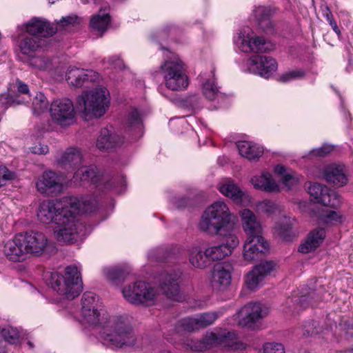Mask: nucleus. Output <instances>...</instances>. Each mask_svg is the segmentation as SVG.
<instances>
[{
	"instance_id": "f257e3e1",
	"label": "nucleus",
	"mask_w": 353,
	"mask_h": 353,
	"mask_svg": "<svg viewBox=\"0 0 353 353\" xmlns=\"http://www.w3.org/2000/svg\"><path fill=\"white\" fill-rule=\"evenodd\" d=\"M101 311L100 308L92 310L89 317L81 314L83 320L91 325L101 327V336L108 345L116 347L133 346L137 337L129 321L121 316L110 317Z\"/></svg>"
},
{
	"instance_id": "f03ea898",
	"label": "nucleus",
	"mask_w": 353,
	"mask_h": 353,
	"mask_svg": "<svg viewBox=\"0 0 353 353\" xmlns=\"http://www.w3.org/2000/svg\"><path fill=\"white\" fill-rule=\"evenodd\" d=\"M97 200L92 196L64 197L57 203L52 201L42 202L37 212V217L44 224H57L70 209H81L85 212H94L97 209Z\"/></svg>"
},
{
	"instance_id": "7ed1b4c3",
	"label": "nucleus",
	"mask_w": 353,
	"mask_h": 353,
	"mask_svg": "<svg viewBox=\"0 0 353 353\" xmlns=\"http://www.w3.org/2000/svg\"><path fill=\"white\" fill-rule=\"evenodd\" d=\"M234 219L225 203L216 201L203 212L198 226L208 235L226 236L234 234Z\"/></svg>"
},
{
	"instance_id": "20e7f679",
	"label": "nucleus",
	"mask_w": 353,
	"mask_h": 353,
	"mask_svg": "<svg viewBox=\"0 0 353 353\" xmlns=\"http://www.w3.org/2000/svg\"><path fill=\"white\" fill-rule=\"evenodd\" d=\"M81 109L82 117L85 120L103 117L110 105V95L106 88L97 87L83 92L77 100Z\"/></svg>"
},
{
	"instance_id": "39448f33",
	"label": "nucleus",
	"mask_w": 353,
	"mask_h": 353,
	"mask_svg": "<svg viewBox=\"0 0 353 353\" xmlns=\"http://www.w3.org/2000/svg\"><path fill=\"white\" fill-rule=\"evenodd\" d=\"M48 283L54 291L68 299H74L83 290L81 273L75 265L66 267L65 276L57 272H51Z\"/></svg>"
},
{
	"instance_id": "423d86ee",
	"label": "nucleus",
	"mask_w": 353,
	"mask_h": 353,
	"mask_svg": "<svg viewBox=\"0 0 353 353\" xmlns=\"http://www.w3.org/2000/svg\"><path fill=\"white\" fill-rule=\"evenodd\" d=\"M81 209L72 210L70 209L68 212L58 222L54 229L55 236L58 241L63 243H73L78 237L85 235V226L76 219L79 214L90 213Z\"/></svg>"
},
{
	"instance_id": "0eeeda50",
	"label": "nucleus",
	"mask_w": 353,
	"mask_h": 353,
	"mask_svg": "<svg viewBox=\"0 0 353 353\" xmlns=\"http://www.w3.org/2000/svg\"><path fill=\"white\" fill-rule=\"evenodd\" d=\"M160 72L166 88L169 90H182L189 84L183 64L179 58L174 57L165 60L160 67Z\"/></svg>"
},
{
	"instance_id": "6e6552de",
	"label": "nucleus",
	"mask_w": 353,
	"mask_h": 353,
	"mask_svg": "<svg viewBox=\"0 0 353 353\" xmlns=\"http://www.w3.org/2000/svg\"><path fill=\"white\" fill-rule=\"evenodd\" d=\"M219 317L217 312H204L196 317H187L179 321L171 330L172 333L166 335L165 338L171 343H175L177 338L185 332L204 328L213 324Z\"/></svg>"
},
{
	"instance_id": "1a4fd4ad",
	"label": "nucleus",
	"mask_w": 353,
	"mask_h": 353,
	"mask_svg": "<svg viewBox=\"0 0 353 353\" xmlns=\"http://www.w3.org/2000/svg\"><path fill=\"white\" fill-rule=\"evenodd\" d=\"M236 339L234 331L219 329L215 332H206L203 337L194 342L192 348L196 351H204L214 347H232Z\"/></svg>"
},
{
	"instance_id": "9d476101",
	"label": "nucleus",
	"mask_w": 353,
	"mask_h": 353,
	"mask_svg": "<svg viewBox=\"0 0 353 353\" xmlns=\"http://www.w3.org/2000/svg\"><path fill=\"white\" fill-rule=\"evenodd\" d=\"M234 41L242 52L253 54L265 52L264 37L257 35L248 28L241 30Z\"/></svg>"
},
{
	"instance_id": "9b49d317",
	"label": "nucleus",
	"mask_w": 353,
	"mask_h": 353,
	"mask_svg": "<svg viewBox=\"0 0 353 353\" xmlns=\"http://www.w3.org/2000/svg\"><path fill=\"white\" fill-rule=\"evenodd\" d=\"M52 121L61 127L65 128L75 123V112L72 101L67 98L52 101L50 108Z\"/></svg>"
},
{
	"instance_id": "f8f14e48",
	"label": "nucleus",
	"mask_w": 353,
	"mask_h": 353,
	"mask_svg": "<svg viewBox=\"0 0 353 353\" xmlns=\"http://www.w3.org/2000/svg\"><path fill=\"white\" fill-rule=\"evenodd\" d=\"M126 301L134 305L146 304L153 301L156 297V290L148 283L137 281L130 284L122 290Z\"/></svg>"
},
{
	"instance_id": "ddd939ff",
	"label": "nucleus",
	"mask_w": 353,
	"mask_h": 353,
	"mask_svg": "<svg viewBox=\"0 0 353 353\" xmlns=\"http://www.w3.org/2000/svg\"><path fill=\"white\" fill-rule=\"evenodd\" d=\"M21 234L28 257L40 256L45 252L49 241L43 233L28 231Z\"/></svg>"
},
{
	"instance_id": "4468645a",
	"label": "nucleus",
	"mask_w": 353,
	"mask_h": 353,
	"mask_svg": "<svg viewBox=\"0 0 353 353\" xmlns=\"http://www.w3.org/2000/svg\"><path fill=\"white\" fill-rule=\"evenodd\" d=\"M308 192L313 200L325 206L336 208L340 205L338 194L330 190L326 185L314 183L308 187Z\"/></svg>"
},
{
	"instance_id": "2eb2a0df",
	"label": "nucleus",
	"mask_w": 353,
	"mask_h": 353,
	"mask_svg": "<svg viewBox=\"0 0 353 353\" xmlns=\"http://www.w3.org/2000/svg\"><path fill=\"white\" fill-rule=\"evenodd\" d=\"M262 309L260 303H250L243 307L236 314L239 325L254 329L262 319Z\"/></svg>"
},
{
	"instance_id": "dca6fc26",
	"label": "nucleus",
	"mask_w": 353,
	"mask_h": 353,
	"mask_svg": "<svg viewBox=\"0 0 353 353\" xmlns=\"http://www.w3.org/2000/svg\"><path fill=\"white\" fill-rule=\"evenodd\" d=\"M243 258L250 263L262 261L265 258L263 236L248 237L243 246Z\"/></svg>"
},
{
	"instance_id": "f3484780",
	"label": "nucleus",
	"mask_w": 353,
	"mask_h": 353,
	"mask_svg": "<svg viewBox=\"0 0 353 353\" xmlns=\"http://www.w3.org/2000/svg\"><path fill=\"white\" fill-rule=\"evenodd\" d=\"M3 251L6 258L12 262H21L28 258L21 233L8 241Z\"/></svg>"
},
{
	"instance_id": "a211bd4d",
	"label": "nucleus",
	"mask_w": 353,
	"mask_h": 353,
	"mask_svg": "<svg viewBox=\"0 0 353 353\" xmlns=\"http://www.w3.org/2000/svg\"><path fill=\"white\" fill-rule=\"evenodd\" d=\"M36 188L41 194L60 192L63 189L61 176L51 170L45 171L38 179Z\"/></svg>"
},
{
	"instance_id": "6ab92c4d",
	"label": "nucleus",
	"mask_w": 353,
	"mask_h": 353,
	"mask_svg": "<svg viewBox=\"0 0 353 353\" xmlns=\"http://www.w3.org/2000/svg\"><path fill=\"white\" fill-rule=\"evenodd\" d=\"M181 272H174L173 274L164 273L161 275L159 288L168 299L179 301L181 299V291L178 279Z\"/></svg>"
},
{
	"instance_id": "aec40b11",
	"label": "nucleus",
	"mask_w": 353,
	"mask_h": 353,
	"mask_svg": "<svg viewBox=\"0 0 353 353\" xmlns=\"http://www.w3.org/2000/svg\"><path fill=\"white\" fill-rule=\"evenodd\" d=\"M226 243L210 246L206 248V254L210 262L219 261L224 259L232 253V250L239 244V239L234 234H230L225 236Z\"/></svg>"
},
{
	"instance_id": "412c9836",
	"label": "nucleus",
	"mask_w": 353,
	"mask_h": 353,
	"mask_svg": "<svg viewBox=\"0 0 353 353\" xmlns=\"http://www.w3.org/2000/svg\"><path fill=\"white\" fill-rule=\"evenodd\" d=\"M99 79L98 72L76 67H70L66 73L68 83L74 87H81L85 81H96Z\"/></svg>"
},
{
	"instance_id": "4be33fe9",
	"label": "nucleus",
	"mask_w": 353,
	"mask_h": 353,
	"mask_svg": "<svg viewBox=\"0 0 353 353\" xmlns=\"http://www.w3.org/2000/svg\"><path fill=\"white\" fill-rule=\"evenodd\" d=\"M26 31L32 36L48 37L56 33L57 28L48 21L34 17L24 25Z\"/></svg>"
},
{
	"instance_id": "5701e85b",
	"label": "nucleus",
	"mask_w": 353,
	"mask_h": 353,
	"mask_svg": "<svg viewBox=\"0 0 353 353\" xmlns=\"http://www.w3.org/2000/svg\"><path fill=\"white\" fill-rule=\"evenodd\" d=\"M323 176L326 181L339 187L347 183L346 169L342 164L332 163L326 165L323 168Z\"/></svg>"
},
{
	"instance_id": "b1692460",
	"label": "nucleus",
	"mask_w": 353,
	"mask_h": 353,
	"mask_svg": "<svg viewBox=\"0 0 353 353\" xmlns=\"http://www.w3.org/2000/svg\"><path fill=\"white\" fill-rule=\"evenodd\" d=\"M123 143V138L108 128H103L96 141L97 148L101 151H109Z\"/></svg>"
},
{
	"instance_id": "393cba45",
	"label": "nucleus",
	"mask_w": 353,
	"mask_h": 353,
	"mask_svg": "<svg viewBox=\"0 0 353 353\" xmlns=\"http://www.w3.org/2000/svg\"><path fill=\"white\" fill-rule=\"evenodd\" d=\"M83 161V154L78 148H67L57 159V163L63 169L73 170L79 166Z\"/></svg>"
},
{
	"instance_id": "a878e982",
	"label": "nucleus",
	"mask_w": 353,
	"mask_h": 353,
	"mask_svg": "<svg viewBox=\"0 0 353 353\" xmlns=\"http://www.w3.org/2000/svg\"><path fill=\"white\" fill-rule=\"evenodd\" d=\"M242 224L248 237L263 236L262 228L254 214L249 209H243L240 212Z\"/></svg>"
},
{
	"instance_id": "bb28decb",
	"label": "nucleus",
	"mask_w": 353,
	"mask_h": 353,
	"mask_svg": "<svg viewBox=\"0 0 353 353\" xmlns=\"http://www.w3.org/2000/svg\"><path fill=\"white\" fill-rule=\"evenodd\" d=\"M325 237V231L323 228H318L311 231L299 248V251L303 254H307L316 250L323 243Z\"/></svg>"
},
{
	"instance_id": "cd10ccee",
	"label": "nucleus",
	"mask_w": 353,
	"mask_h": 353,
	"mask_svg": "<svg viewBox=\"0 0 353 353\" xmlns=\"http://www.w3.org/2000/svg\"><path fill=\"white\" fill-rule=\"evenodd\" d=\"M231 283V274L222 264H216L212 270L211 284L219 290L226 288Z\"/></svg>"
},
{
	"instance_id": "c85d7f7f",
	"label": "nucleus",
	"mask_w": 353,
	"mask_h": 353,
	"mask_svg": "<svg viewBox=\"0 0 353 353\" xmlns=\"http://www.w3.org/2000/svg\"><path fill=\"white\" fill-rule=\"evenodd\" d=\"M45 40L38 36L23 35L19 44L22 54L32 56L45 45Z\"/></svg>"
},
{
	"instance_id": "c756f323",
	"label": "nucleus",
	"mask_w": 353,
	"mask_h": 353,
	"mask_svg": "<svg viewBox=\"0 0 353 353\" xmlns=\"http://www.w3.org/2000/svg\"><path fill=\"white\" fill-rule=\"evenodd\" d=\"M100 176L97 170L93 166H83L79 168L74 174L73 182L76 185H80L82 182H90L98 184Z\"/></svg>"
},
{
	"instance_id": "7c9ffc66",
	"label": "nucleus",
	"mask_w": 353,
	"mask_h": 353,
	"mask_svg": "<svg viewBox=\"0 0 353 353\" xmlns=\"http://www.w3.org/2000/svg\"><path fill=\"white\" fill-rule=\"evenodd\" d=\"M265 279V264L261 263L256 265L252 271L248 272L245 279V285L251 291H255L262 284Z\"/></svg>"
},
{
	"instance_id": "2f4dec72",
	"label": "nucleus",
	"mask_w": 353,
	"mask_h": 353,
	"mask_svg": "<svg viewBox=\"0 0 353 353\" xmlns=\"http://www.w3.org/2000/svg\"><path fill=\"white\" fill-rule=\"evenodd\" d=\"M236 146L240 155L249 161H257L264 152L263 147L247 141H238Z\"/></svg>"
},
{
	"instance_id": "473e14b6",
	"label": "nucleus",
	"mask_w": 353,
	"mask_h": 353,
	"mask_svg": "<svg viewBox=\"0 0 353 353\" xmlns=\"http://www.w3.org/2000/svg\"><path fill=\"white\" fill-rule=\"evenodd\" d=\"M189 261L196 268L204 269L210 265V262L206 254L199 246H193L189 250Z\"/></svg>"
},
{
	"instance_id": "72a5a7b5",
	"label": "nucleus",
	"mask_w": 353,
	"mask_h": 353,
	"mask_svg": "<svg viewBox=\"0 0 353 353\" xmlns=\"http://www.w3.org/2000/svg\"><path fill=\"white\" fill-rule=\"evenodd\" d=\"M212 72V78L205 79L203 75H200L202 80V92L205 98L210 101H214L221 95L219 88L216 85L215 79Z\"/></svg>"
},
{
	"instance_id": "f704fd0d",
	"label": "nucleus",
	"mask_w": 353,
	"mask_h": 353,
	"mask_svg": "<svg viewBox=\"0 0 353 353\" xmlns=\"http://www.w3.org/2000/svg\"><path fill=\"white\" fill-rule=\"evenodd\" d=\"M130 272V268L127 265H117L103 269V274L105 277L114 283L123 281Z\"/></svg>"
},
{
	"instance_id": "c9c22d12",
	"label": "nucleus",
	"mask_w": 353,
	"mask_h": 353,
	"mask_svg": "<svg viewBox=\"0 0 353 353\" xmlns=\"http://www.w3.org/2000/svg\"><path fill=\"white\" fill-rule=\"evenodd\" d=\"M219 191L236 203L241 202L242 197L244 195L243 192L231 181H227L220 185Z\"/></svg>"
},
{
	"instance_id": "e433bc0d",
	"label": "nucleus",
	"mask_w": 353,
	"mask_h": 353,
	"mask_svg": "<svg viewBox=\"0 0 353 353\" xmlns=\"http://www.w3.org/2000/svg\"><path fill=\"white\" fill-rule=\"evenodd\" d=\"M293 224V219L290 217L283 216L279 222L276 223L274 227L275 232L285 241H289L292 239L294 235L291 231Z\"/></svg>"
},
{
	"instance_id": "4c0bfd02",
	"label": "nucleus",
	"mask_w": 353,
	"mask_h": 353,
	"mask_svg": "<svg viewBox=\"0 0 353 353\" xmlns=\"http://www.w3.org/2000/svg\"><path fill=\"white\" fill-rule=\"evenodd\" d=\"M81 314L87 317L90 316L89 312L92 310L100 308L98 296L92 292H86L81 299Z\"/></svg>"
},
{
	"instance_id": "58836bf2",
	"label": "nucleus",
	"mask_w": 353,
	"mask_h": 353,
	"mask_svg": "<svg viewBox=\"0 0 353 353\" xmlns=\"http://www.w3.org/2000/svg\"><path fill=\"white\" fill-rule=\"evenodd\" d=\"M263 54H253L248 61L249 71L262 77H264L265 71V56Z\"/></svg>"
},
{
	"instance_id": "ea45409f",
	"label": "nucleus",
	"mask_w": 353,
	"mask_h": 353,
	"mask_svg": "<svg viewBox=\"0 0 353 353\" xmlns=\"http://www.w3.org/2000/svg\"><path fill=\"white\" fill-rule=\"evenodd\" d=\"M126 125L128 128L134 131L136 137L142 135V120L137 110H133L129 113L126 119Z\"/></svg>"
},
{
	"instance_id": "a19ab883",
	"label": "nucleus",
	"mask_w": 353,
	"mask_h": 353,
	"mask_svg": "<svg viewBox=\"0 0 353 353\" xmlns=\"http://www.w3.org/2000/svg\"><path fill=\"white\" fill-rule=\"evenodd\" d=\"M110 22V17L101 9L99 13L94 15L90 19V27L96 30L104 32Z\"/></svg>"
},
{
	"instance_id": "79ce46f5",
	"label": "nucleus",
	"mask_w": 353,
	"mask_h": 353,
	"mask_svg": "<svg viewBox=\"0 0 353 353\" xmlns=\"http://www.w3.org/2000/svg\"><path fill=\"white\" fill-rule=\"evenodd\" d=\"M0 334L4 339L5 341L12 345L19 343V333L17 328L12 326H6L0 328Z\"/></svg>"
},
{
	"instance_id": "37998d69",
	"label": "nucleus",
	"mask_w": 353,
	"mask_h": 353,
	"mask_svg": "<svg viewBox=\"0 0 353 353\" xmlns=\"http://www.w3.org/2000/svg\"><path fill=\"white\" fill-rule=\"evenodd\" d=\"M48 106V101L46 96L41 92L37 93L34 97L32 103L33 113L34 114H39L47 110Z\"/></svg>"
},
{
	"instance_id": "c03bdc74",
	"label": "nucleus",
	"mask_w": 353,
	"mask_h": 353,
	"mask_svg": "<svg viewBox=\"0 0 353 353\" xmlns=\"http://www.w3.org/2000/svg\"><path fill=\"white\" fill-rule=\"evenodd\" d=\"M278 12V9L274 6L266 7V17L273 16ZM276 30L275 29V23L266 18V36H275Z\"/></svg>"
},
{
	"instance_id": "a18cd8bd",
	"label": "nucleus",
	"mask_w": 353,
	"mask_h": 353,
	"mask_svg": "<svg viewBox=\"0 0 353 353\" xmlns=\"http://www.w3.org/2000/svg\"><path fill=\"white\" fill-rule=\"evenodd\" d=\"M30 64L39 70H47L52 65L51 59L45 56L33 57L30 59Z\"/></svg>"
},
{
	"instance_id": "49530a36",
	"label": "nucleus",
	"mask_w": 353,
	"mask_h": 353,
	"mask_svg": "<svg viewBox=\"0 0 353 353\" xmlns=\"http://www.w3.org/2000/svg\"><path fill=\"white\" fill-rule=\"evenodd\" d=\"M320 220L322 223H332L334 221L341 222V216L334 210H327L323 212Z\"/></svg>"
},
{
	"instance_id": "de8ad7c7",
	"label": "nucleus",
	"mask_w": 353,
	"mask_h": 353,
	"mask_svg": "<svg viewBox=\"0 0 353 353\" xmlns=\"http://www.w3.org/2000/svg\"><path fill=\"white\" fill-rule=\"evenodd\" d=\"M252 17L256 23L263 29L265 19V7H255L253 10Z\"/></svg>"
},
{
	"instance_id": "09e8293b",
	"label": "nucleus",
	"mask_w": 353,
	"mask_h": 353,
	"mask_svg": "<svg viewBox=\"0 0 353 353\" xmlns=\"http://www.w3.org/2000/svg\"><path fill=\"white\" fill-rule=\"evenodd\" d=\"M304 76V72L302 70H293L284 73L282 74L279 81L283 83H287L292 80L301 78Z\"/></svg>"
},
{
	"instance_id": "8fccbe9b",
	"label": "nucleus",
	"mask_w": 353,
	"mask_h": 353,
	"mask_svg": "<svg viewBox=\"0 0 353 353\" xmlns=\"http://www.w3.org/2000/svg\"><path fill=\"white\" fill-rule=\"evenodd\" d=\"M251 183L255 189L265 190V172L262 171L260 176H254L251 179Z\"/></svg>"
},
{
	"instance_id": "3c124183",
	"label": "nucleus",
	"mask_w": 353,
	"mask_h": 353,
	"mask_svg": "<svg viewBox=\"0 0 353 353\" xmlns=\"http://www.w3.org/2000/svg\"><path fill=\"white\" fill-rule=\"evenodd\" d=\"M266 353H285V347L281 343H266Z\"/></svg>"
},
{
	"instance_id": "603ef678",
	"label": "nucleus",
	"mask_w": 353,
	"mask_h": 353,
	"mask_svg": "<svg viewBox=\"0 0 353 353\" xmlns=\"http://www.w3.org/2000/svg\"><path fill=\"white\" fill-rule=\"evenodd\" d=\"M0 175L1 176V179H3V182L11 181L15 179L16 174L14 172L10 171L8 168L5 165H0Z\"/></svg>"
},
{
	"instance_id": "864d4df0",
	"label": "nucleus",
	"mask_w": 353,
	"mask_h": 353,
	"mask_svg": "<svg viewBox=\"0 0 353 353\" xmlns=\"http://www.w3.org/2000/svg\"><path fill=\"white\" fill-rule=\"evenodd\" d=\"M278 64L272 57H266V78L277 70Z\"/></svg>"
},
{
	"instance_id": "5fc2aeb1",
	"label": "nucleus",
	"mask_w": 353,
	"mask_h": 353,
	"mask_svg": "<svg viewBox=\"0 0 353 353\" xmlns=\"http://www.w3.org/2000/svg\"><path fill=\"white\" fill-rule=\"evenodd\" d=\"M76 23H79V18L76 15H70L65 17H62V19L58 22L61 27H66L70 25H74Z\"/></svg>"
},
{
	"instance_id": "6e6d98bb",
	"label": "nucleus",
	"mask_w": 353,
	"mask_h": 353,
	"mask_svg": "<svg viewBox=\"0 0 353 353\" xmlns=\"http://www.w3.org/2000/svg\"><path fill=\"white\" fill-rule=\"evenodd\" d=\"M32 153L36 154H46L48 152L49 148L47 145L39 143L30 148Z\"/></svg>"
},
{
	"instance_id": "4d7b16f0",
	"label": "nucleus",
	"mask_w": 353,
	"mask_h": 353,
	"mask_svg": "<svg viewBox=\"0 0 353 353\" xmlns=\"http://www.w3.org/2000/svg\"><path fill=\"white\" fill-rule=\"evenodd\" d=\"M280 191L278 184L266 174V192H279Z\"/></svg>"
},
{
	"instance_id": "13d9d810",
	"label": "nucleus",
	"mask_w": 353,
	"mask_h": 353,
	"mask_svg": "<svg viewBox=\"0 0 353 353\" xmlns=\"http://www.w3.org/2000/svg\"><path fill=\"white\" fill-rule=\"evenodd\" d=\"M298 180L297 177L290 173L284 174L283 177V183L288 189H290L292 185L297 183Z\"/></svg>"
},
{
	"instance_id": "bf43d9fd",
	"label": "nucleus",
	"mask_w": 353,
	"mask_h": 353,
	"mask_svg": "<svg viewBox=\"0 0 353 353\" xmlns=\"http://www.w3.org/2000/svg\"><path fill=\"white\" fill-rule=\"evenodd\" d=\"M108 63L114 66V68H117L119 69L123 68V61L118 56H112L108 58Z\"/></svg>"
},
{
	"instance_id": "052dcab7",
	"label": "nucleus",
	"mask_w": 353,
	"mask_h": 353,
	"mask_svg": "<svg viewBox=\"0 0 353 353\" xmlns=\"http://www.w3.org/2000/svg\"><path fill=\"white\" fill-rule=\"evenodd\" d=\"M330 151L331 148L330 147L323 146L319 148L314 149L311 152L314 156L323 157L330 153Z\"/></svg>"
},
{
	"instance_id": "680f3d73",
	"label": "nucleus",
	"mask_w": 353,
	"mask_h": 353,
	"mask_svg": "<svg viewBox=\"0 0 353 353\" xmlns=\"http://www.w3.org/2000/svg\"><path fill=\"white\" fill-rule=\"evenodd\" d=\"M277 263L272 261H266V276L276 271Z\"/></svg>"
},
{
	"instance_id": "e2e57ef3",
	"label": "nucleus",
	"mask_w": 353,
	"mask_h": 353,
	"mask_svg": "<svg viewBox=\"0 0 353 353\" xmlns=\"http://www.w3.org/2000/svg\"><path fill=\"white\" fill-rule=\"evenodd\" d=\"M266 214L268 213H275L279 212V207L272 201H266Z\"/></svg>"
},
{
	"instance_id": "0e129e2a",
	"label": "nucleus",
	"mask_w": 353,
	"mask_h": 353,
	"mask_svg": "<svg viewBox=\"0 0 353 353\" xmlns=\"http://www.w3.org/2000/svg\"><path fill=\"white\" fill-rule=\"evenodd\" d=\"M118 181L120 182L121 185H123L124 180L123 178H116V179H112L111 180L108 181L105 185V188L108 189H114L116 188V183Z\"/></svg>"
},
{
	"instance_id": "69168bd1",
	"label": "nucleus",
	"mask_w": 353,
	"mask_h": 353,
	"mask_svg": "<svg viewBox=\"0 0 353 353\" xmlns=\"http://www.w3.org/2000/svg\"><path fill=\"white\" fill-rule=\"evenodd\" d=\"M17 91L21 94H28L29 88L27 84L23 83L21 81H17Z\"/></svg>"
},
{
	"instance_id": "338daca9",
	"label": "nucleus",
	"mask_w": 353,
	"mask_h": 353,
	"mask_svg": "<svg viewBox=\"0 0 353 353\" xmlns=\"http://www.w3.org/2000/svg\"><path fill=\"white\" fill-rule=\"evenodd\" d=\"M322 10H323V15L324 17L326 18L327 21L333 19L332 14L327 6H325L324 8H323Z\"/></svg>"
},
{
	"instance_id": "774afa93",
	"label": "nucleus",
	"mask_w": 353,
	"mask_h": 353,
	"mask_svg": "<svg viewBox=\"0 0 353 353\" xmlns=\"http://www.w3.org/2000/svg\"><path fill=\"white\" fill-rule=\"evenodd\" d=\"M330 25L331 26V27L332 28L333 30L338 34L339 35L341 34V31L336 23V21L334 20V19L328 21Z\"/></svg>"
}]
</instances>
